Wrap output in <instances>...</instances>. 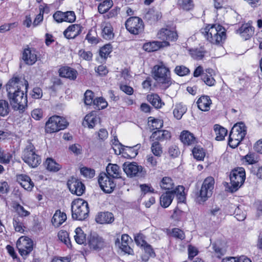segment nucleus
<instances>
[{
  "mask_svg": "<svg viewBox=\"0 0 262 262\" xmlns=\"http://www.w3.org/2000/svg\"><path fill=\"white\" fill-rule=\"evenodd\" d=\"M16 180L25 189L28 191H31L34 187V183L30 178L26 174H17Z\"/></svg>",
  "mask_w": 262,
  "mask_h": 262,
  "instance_id": "nucleus-21",
  "label": "nucleus"
},
{
  "mask_svg": "<svg viewBox=\"0 0 262 262\" xmlns=\"http://www.w3.org/2000/svg\"><path fill=\"white\" fill-rule=\"evenodd\" d=\"M246 178L245 171L243 167H237L232 170L230 175L231 191H236L244 183Z\"/></svg>",
  "mask_w": 262,
  "mask_h": 262,
  "instance_id": "nucleus-8",
  "label": "nucleus"
},
{
  "mask_svg": "<svg viewBox=\"0 0 262 262\" xmlns=\"http://www.w3.org/2000/svg\"><path fill=\"white\" fill-rule=\"evenodd\" d=\"M126 29L133 34H139L144 30L143 20L138 17H130L125 23Z\"/></svg>",
  "mask_w": 262,
  "mask_h": 262,
  "instance_id": "nucleus-12",
  "label": "nucleus"
},
{
  "mask_svg": "<svg viewBox=\"0 0 262 262\" xmlns=\"http://www.w3.org/2000/svg\"><path fill=\"white\" fill-rule=\"evenodd\" d=\"M89 248L93 250H100L105 246L104 239L96 233H91L88 237Z\"/></svg>",
  "mask_w": 262,
  "mask_h": 262,
  "instance_id": "nucleus-16",
  "label": "nucleus"
},
{
  "mask_svg": "<svg viewBox=\"0 0 262 262\" xmlns=\"http://www.w3.org/2000/svg\"><path fill=\"white\" fill-rule=\"evenodd\" d=\"M113 5L112 0H105L102 3H100L98 7V10L100 13L103 14L106 12Z\"/></svg>",
  "mask_w": 262,
  "mask_h": 262,
  "instance_id": "nucleus-42",
  "label": "nucleus"
},
{
  "mask_svg": "<svg viewBox=\"0 0 262 262\" xmlns=\"http://www.w3.org/2000/svg\"><path fill=\"white\" fill-rule=\"evenodd\" d=\"M198 108L204 112L210 110V105L212 103L211 100L208 96H202L197 101Z\"/></svg>",
  "mask_w": 262,
  "mask_h": 262,
  "instance_id": "nucleus-28",
  "label": "nucleus"
},
{
  "mask_svg": "<svg viewBox=\"0 0 262 262\" xmlns=\"http://www.w3.org/2000/svg\"><path fill=\"white\" fill-rule=\"evenodd\" d=\"M95 220L97 223L101 224H110L114 221V217L111 212H101L96 215Z\"/></svg>",
  "mask_w": 262,
  "mask_h": 262,
  "instance_id": "nucleus-26",
  "label": "nucleus"
},
{
  "mask_svg": "<svg viewBox=\"0 0 262 262\" xmlns=\"http://www.w3.org/2000/svg\"><path fill=\"white\" fill-rule=\"evenodd\" d=\"M172 235L173 237L181 240L184 239L185 237L184 232L178 228H174L172 229Z\"/></svg>",
  "mask_w": 262,
  "mask_h": 262,
  "instance_id": "nucleus-61",
  "label": "nucleus"
},
{
  "mask_svg": "<svg viewBox=\"0 0 262 262\" xmlns=\"http://www.w3.org/2000/svg\"><path fill=\"white\" fill-rule=\"evenodd\" d=\"M134 239L138 246L143 247L147 243L145 240V236L142 233H138L134 236Z\"/></svg>",
  "mask_w": 262,
  "mask_h": 262,
  "instance_id": "nucleus-59",
  "label": "nucleus"
},
{
  "mask_svg": "<svg viewBox=\"0 0 262 262\" xmlns=\"http://www.w3.org/2000/svg\"><path fill=\"white\" fill-rule=\"evenodd\" d=\"M33 241L27 236H21L16 243L19 253L23 257L28 256L31 253L33 250Z\"/></svg>",
  "mask_w": 262,
  "mask_h": 262,
  "instance_id": "nucleus-10",
  "label": "nucleus"
},
{
  "mask_svg": "<svg viewBox=\"0 0 262 262\" xmlns=\"http://www.w3.org/2000/svg\"><path fill=\"white\" fill-rule=\"evenodd\" d=\"M112 51V47L111 44H106L99 50V55L102 58L106 59Z\"/></svg>",
  "mask_w": 262,
  "mask_h": 262,
  "instance_id": "nucleus-47",
  "label": "nucleus"
},
{
  "mask_svg": "<svg viewBox=\"0 0 262 262\" xmlns=\"http://www.w3.org/2000/svg\"><path fill=\"white\" fill-rule=\"evenodd\" d=\"M10 111L8 102L5 100H0V116L5 117Z\"/></svg>",
  "mask_w": 262,
  "mask_h": 262,
  "instance_id": "nucleus-48",
  "label": "nucleus"
},
{
  "mask_svg": "<svg viewBox=\"0 0 262 262\" xmlns=\"http://www.w3.org/2000/svg\"><path fill=\"white\" fill-rule=\"evenodd\" d=\"M160 185L162 189L168 191H170L174 188V183L172 180L167 177H164L162 179Z\"/></svg>",
  "mask_w": 262,
  "mask_h": 262,
  "instance_id": "nucleus-36",
  "label": "nucleus"
},
{
  "mask_svg": "<svg viewBox=\"0 0 262 262\" xmlns=\"http://www.w3.org/2000/svg\"><path fill=\"white\" fill-rule=\"evenodd\" d=\"M83 27L79 24L70 25L63 32L64 36L68 39H73L82 32Z\"/></svg>",
  "mask_w": 262,
  "mask_h": 262,
  "instance_id": "nucleus-19",
  "label": "nucleus"
},
{
  "mask_svg": "<svg viewBox=\"0 0 262 262\" xmlns=\"http://www.w3.org/2000/svg\"><path fill=\"white\" fill-rule=\"evenodd\" d=\"M23 83L17 78H12L6 85L10 103L15 110H23L27 104V95L22 91Z\"/></svg>",
  "mask_w": 262,
  "mask_h": 262,
  "instance_id": "nucleus-1",
  "label": "nucleus"
},
{
  "mask_svg": "<svg viewBox=\"0 0 262 262\" xmlns=\"http://www.w3.org/2000/svg\"><path fill=\"white\" fill-rule=\"evenodd\" d=\"M67 220V215L64 212H61L60 210H57L54 213L52 219V223L56 227H59Z\"/></svg>",
  "mask_w": 262,
  "mask_h": 262,
  "instance_id": "nucleus-29",
  "label": "nucleus"
},
{
  "mask_svg": "<svg viewBox=\"0 0 262 262\" xmlns=\"http://www.w3.org/2000/svg\"><path fill=\"white\" fill-rule=\"evenodd\" d=\"M94 105L98 110L105 108L107 105V102L102 97H99L94 99Z\"/></svg>",
  "mask_w": 262,
  "mask_h": 262,
  "instance_id": "nucleus-54",
  "label": "nucleus"
},
{
  "mask_svg": "<svg viewBox=\"0 0 262 262\" xmlns=\"http://www.w3.org/2000/svg\"><path fill=\"white\" fill-rule=\"evenodd\" d=\"M67 185L71 193L78 196L81 195L85 191L84 185L76 178H71L68 180Z\"/></svg>",
  "mask_w": 262,
  "mask_h": 262,
  "instance_id": "nucleus-14",
  "label": "nucleus"
},
{
  "mask_svg": "<svg viewBox=\"0 0 262 262\" xmlns=\"http://www.w3.org/2000/svg\"><path fill=\"white\" fill-rule=\"evenodd\" d=\"M174 72L180 76H184L190 73L189 69L184 66H177L175 68Z\"/></svg>",
  "mask_w": 262,
  "mask_h": 262,
  "instance_id": "nucleus-55",
  "label": "nucleus"
},
{
  "mask_svg": "<svg viewBox=\"0 0 262 262\" xmlns=\"http://www.w3.org/2000/svg\"><path fill=\"white\" fill-rule=\"evenodd\" d=\"M22 158L25 163L33 168L37 167L41 162L40 157L36 154L35 148L31 144L25 149Z\"/></svg>",
  "mask_w": 262,
  "mask_h": 262,
  "instance_id": "nucleus-7",
  "label": "nucleus"
},
{
  "mask_svg": "<svg viewBox=\"0 0 262 262\" xmlns=\"http://www.w3.org/2000/svg\"><path fill=\"white\" fill-rule=\"evenodd\" d=\"M190 54L193 58L200 60L203 58L205 51L201 49H193L190 50Z\"/></svg>",
  "mask_w": 262,
  "mask_h": 262,
  "instance_id": "nucleus-57",
  "label": "nucleus"
},
{
  "mask_svg": "<svg viewBox=\"0 0 262 262\" xmlns=\"http://www.w3.org/2000/svg\"><path fill=\"white\" fill-rule=\"evenodd\" d=\"M208 213L212 216H217L222 214L221 209L220 206L213 205L209 210Z\"/></svg>",
  "mask_w": 262,
  "mask_h": 262,
  "instance_id": "nucleus-64",
  "label": "nucleus"
},
{
  "mask_svg": "<svg viewBox=\"0 0 262 262\" xmlns=\"http://www.w3.org/2000/svg\"><path fill=\"white\" fill-rule=\"evenodd\" d=\"M152 73L154 79L164 89L168 88L171 84L170 71L163 62L155 65L152 68Z\"/></svg>",
  "mask_w": 262,
  "mask_h": 262,
  "instance_id": "nucleus-3",
  "label": "nucleus"
},
{
  "mask_svg": "<svg viewBox=\"0 0 262 262\" xmlns=\"http://www.w3.org/2000/svg\"><path fill=\"white\" fill-rule=\"evenodd\" d=\"M186 111L187 108L186 106L183 105L182 103H179L176 105L175 108L173 111V114L177 119H180L186 113Z\"/></svg>",
  "mask_w": 262,
  "mask_h": 262,
  "instance_id": "nucleus-40",
  "label": "nucleus"
},
{
  "mask_svg": "<svg viewBox=\"0 0 262 262\" xmlns=\"http://www.w3.org/2000/svg\"><path fill=\"white\" fill-rule=\"evenodd\" d=\"M69 150L76 155H79L81 153L82 147L78 144H74L69 147Z\"/></svg>",
  "mask_w": 262,
  "mask_h": 262,
  "instance_id": "nucleus-63",
  "label": "nucleus"
},
{
  "mask_svg": "<svg viewBox=\"0 0 262 262\" xmlns=\"http://www.w3.org/2000/svg\"><path fill=\"white\" fill-rule=\"evenodd\" d=\"M180 139L184 144L192 145L196 143L197 140L193 134L188 130H183L180 135Z\"/></svg>",
  "mask_w": 262,
  "mask_h": 262,
  "instance_id": "nucleus-27",
  "label": "nucleus"
},
{
  "mask_svg": "<svg viewBox=\"0 0 262 262\" xmlns=\"http://www.w3.org/2000/svg\"><path fill=\"white\" fill-rule=\"evenodd\" d=\"M246 133V127L243 122H241L234 124L229 135V146L233 148L236 147L245 138Z\"/></svg>",
  "mask_w": 262,
  "mask_h": 262,
  "instance_id": "nucleus-5",
  "label": "nucleus"
},
{
  "mask_svg": "<svg viewBox=\"0 0 262 262\" xmlns=\"http://www.w3.org/2000/svg\"><path fill=\"white\" fill-rule=\"evenodd\" d=\"M214 185V180L212 177H209L204 180L198 198L200 203L204 202L212 195Z\"/></svg>",
  "mask_w": 262,
  "mask_h": 262,
  "instance_id": "nucleus-9",
  "label": "nucleus"
},
{
  "mask_svg": "<svg viewBox=\"0 0 262 262\" xmlns=\"http://www.w3.org/2000/svg\"><path fill=\"white\" fill-rule=\"evenodd\" d=\"M201 33L207 41L214 45H221L226 37L225 29L218 24L208 25L201 29Z\"/></svg>",
  "mask_w": 262,
  "mask_h": 262,
  "instance_id": "nucleus-2",
  "label": "nucleus"
},
{
  "mask_svg": "<svg viewBox=\"0 0 262 262\" xmlns=\"http://www.w3.org/2000/svg\"><path fill=\"white\" fill-rule=\"evenodd\" d=\"M98 181L100 188L106 193L112 192L116 186L113 179L104 172L100 173Z\"/></svg>",
  "mask_w": 262,
  "mask_h": 262,
  "instance_id": "nucleus-13",
  "label": "nucleus"
},
{
  "mask_svg": "<svg viewBox=\"0 0 262 262\" xmlns=\"http://www.w3.org/2000/svg\"><path fill=\"white\" fill-rule=\"evenodd\" d=\"M241 37L245 40L250 38L253 35L254 29L249 24H243L237 30Z\"/></svg>",
  "mask_w": 262,
  "mask_h": 262,
  "instance_id": "nucleus-23",
  "label": "nucleus"
},
{
  "mask_svg": "<svg viewBox=\"0 0 262 262\" xmlns=\"http://www.w3.org/2000/svg\"><path fill=\"white\" fill-rule=\"evenodd\" d=\"M120 169L117 164H109L106 167L107 175L112 178H119L120 174Z\"/></svg>",
  "mask_w": 262,
  "mask_h": 262,
  "instance_id": "nucleus-35",
  "label": "nucleus"
},
{
  "mask_svg": "<svg viewBox=\"0 0 262 262\" xmlns=\"http://www.w3.org/2000/svg\"><path fill=\"white\" fill-rule=\"evenodd\" d=\"M192 154L195 159L198 160L204 159L205 153L203 148L199 146H195L192 149Z\"/></svg>",
  "mask_w": 262,
  "mask_h": 262,
  "instance_id": "nucleus-45",
  "label": "nucleus"
},
{
  "mask_svg": "<svg viewBox=\"0 0 262 262\" xmlns=\"http://www.w3.org/2000/svg\"><path fill=\"white\" fill-rule=\"evenodd\" d=\"M45 165L50 171L57 172L61 168V166L51 158L47 159Z\"/></svg>",
  "mask_w": 262,
  "mask_h": 262,
  "instance_id": "nucleus-34",
  "label": "nucleus"
},
{
  "mask_svg": "<svg viewBox=\"0 0 262 262\" xmlns=\"http://www.w3.org/2000/svg\"><path fill=\"white\" fill-rule=\"evenodd\" d=\"M242 160L246 164H254L258 162V156L253 152H249L246 156L243 157Z\"/></svg>",
  "mask_w": 262,
  "mask_h": 262,
  "instance_id": "nucleus-39",
  "label": "nucleus"
},
{
  "mask_svg": "<svg viewBox=\"0 0 262 262\" xmlns=\"http://www.w3.org/2000/svg\"><path fill=\"white\" fill-rule=\"evenodd\" d=\"M173 194L170 191L163 193L160 197L161 205L164 207H168L171 203L173 199Z\"/></svg>",
  "mask_w": 262,
  "mask_h": 262,
  "instance_id": "nucleus-33",
  "label": "nucleus"
},
{
  "mask_svg": "<svg viewBox=\"0 0 262 262\" xmlns=\"http://www.w3.org/2000/svg\"><path fill=\"white\" fill-rule=\"evenodd\" d=\"M179 6L185 10H190L193 7L192 0H178Z\"/></svg>",
  "mask_w": 262,
  "mask_h": 262,
  "instance_id": "nucleus-51",
  "label": "nucleus"
},
{
  "mask_svg": "<svg viewBox=\"0 0 262 262\" xmlns=\"http://www.w3.org/2000/svg\"><path fill=\"white\" fill-rule=\"evenodd\" d=\"M22 59L27 64L33 65L37 59L36 51L29 47L25 48L23 53Z\"/></svg>",
  "mask_w": 262,
  "mask_h": 262,
  "instance_id": "nucleus-18",
  "label": "nucleus"
},
{
  "mask_svg": "<svg viewBox=\"0 0 262 262\" xmlns=\"http://www.w3.org/2000/svg\"><path fill=\"white\" fill-rule=\"evenodd\" d=\"M151 150L153 154L157 157H160L163 150L161 144L158 141H154L151 145Z\"/></svg>",
  "mask_w": 262,
  "mask_h": 262,
  "instance_id": "nucleus-49",
  "label": "nucleus"
},
{
  "mask_svg": "<svg viewBox=\"0 0 262 262\" xmlns=\"http://www.w3.org/2000/svg\"><path fill=\"white\" fill-rule=\"evenodd\" d=\"M58 238L61 242L63 243L68 248L71 247V243L69 237V233L63 230H60L57 234Z\"/></svg>",
  "mask_w": 262,
  "mask_h": 262,
  "instance_id": "nucleus-38",
  "label": "nucleus"
},
{
  "mask_svg": "<svg viewBox=\"0 0 262 262\" xmlns=\"http://www.w3.org/2000/svg\"><path fill=\"white\" fill-rule=\"evenodd\" d=\"M123 170L128 177L130 178L137 177H143L146 174L141 166H139L136 162H125L123 164Z\"/></svg>",
  "mask_w": 262,
  "mask_h": 262,
  "instance_id": "nucleus-11",
  "label": "nucleus"
},
{
  "mask_svg": "<svg viewBox=\"0 0 262 262\" xmlns=\"http://www.w3.org/2000/svg\"><path fill=\"white\" fill-rule=\"evenodd\" d=\"M74 238L77 244L81 245L85 243L86 235L80 227L76 228Z\"/></svg>",
  "mask_w": 262,
  "mask_h": 262,
  "instance_id": "nucleus-41",
  "label": "nucleus"
},
{
  "mask_svg": "<svg viewBox=\"0 0 262 262\" xmlns=\"http://www.w3.org/2000/svg\"><path fill=\"white\" fill-rule=\"evenodd\" d=\"M53 17L55 21L58 23H60L63 21L72 23L74 22L76 20L75 12L72 11H69L65 12L57 11L53 14Z\"/></svg>",
  "mask_w": 262,
  "mask_h": 262,
  "instance_id": "nucleus-17",
  "label": "nucleus"
},
{
  "mask_svg": "<svg viewBox=\"0 0 262 262\" xmlns=\"http://www.w3.org/2000/svg\"><path fill=\"white\" fill-rule=\"evenodd\" d=\"M171 137L169 132L166 130H157L152 133L150 137V139L152 141H163L168 140Z\"/></svg>",
  "mask_w": 262,
  "mask_h": 262,
  "instance_id": "nucleus-22",
  "label": "nucleus"
},
{
  "mask_svg": "<svg viewBox=\"0 0 262 262\" xmlns=\"http://www.w3.org/2000/svg\"><path fill=\"white\" fill-rule=\"evenodd\" d=\"M158 39L162 40V42L175 41L177 40L178 34L176 31L168 28L161 29L157 34Z\"/></svg>",
  "mask_w": 262,
  "mask_h": 262,
  "instance_id": "nucleus-15",
  "label": "nucleus"
},
{
  "mask_svg": "<svg viewBox=\"0 0 262 262\" xmlns=\"http://www.w3.org/2000/svg\"><path fill=\"white\" fill-rule=\"evenodd\" d=\"M78 54L81 58L86 60H91L93 56L92 53L90 51H85L83 50H80Z\"/></svg>",
  "mask_w": 262,
  "mask_h": 262,
  "instance_id": "nucleus-62",
  "label": "nucleus"
},
{
  "mask_svg": "<svg viewBox=\"0 0 262 262\" xmlns=\"http://www.w3.org/2000/svg\"><path fill=\"white\" fill-rule=\"evenodd\" d=\"M94 93L90 90H87L84 93V103L86 105H91L94 103Z\"/></svg>",
  "mask_w": 262,
  "mask_h": 262,
  "instance_id": "nucleus-58",
  "label": "nucleus"
},
{
  "mask_svg": "<svg viewBox=\"0 0 262 262\" xmlns=\"http://www.w3.org/2000/svg\"><path fill=\"white\" fill-rule=\"evenodd\" d=\"M99 118L96 116L95 113H91L85 116L83 124L85 126H88L90 128H92L99 121Z\"/></svg>",
  "mask_w": 262,
  "mask_h": 262,
  "instance_id": "nucleus-32",
  "label": "nucleus"
},
{
  "mask_svg": "<svg viewBox=\"0 0 262 262\" xmlns=\"http://www.w3.org/2000/svg\"><path fill=\"white\" fill-rule=\"evenodd\" d=\"M202 79L206 85L209 86H213L215 83V80L211 75L203 74L202 75Z\"/></svg>",
  "mask_w": 262,
  "mask_h": 262,
  "instance_id": "nucleus-60",
  "label": "nucleus"
},
{
  "mask_svg": "<svg viewBox=\"0 0 262 262\" xmlns=\"http://www.w3.org/2000/svg\"><path fill=\"white\" fill-rule=\"evenodd\" d=\"M146 98L147 101L156 108H161L164 105V103L162 101L158 94H149L147 96Z\"/></svg>",
  "mask_w": 262,
  "mask_h": 262,
  "instance_id": "nucleus-31",
  "label": "nucleus"
},
{
  "mask_svg": "<svg viewBox=\"0 0 262 262\" xmlns=\"http://www.w3.org/2000/svg\"><path fill=\"white\" fill-rule=\"evenodd\" d=\"M138 145H136L133 147L125 146L124 154H126V156L124 155V156L129 158L135 157L138 154V151L137 149L135 148Z\"/></svg>",
  "mask_w": 262,
  "mask_h": 262,
  "instance_id": "nucleus-52",
  "label": "nucleus"
},
{
  "mask_svg": "<svg viewBox=\"0 0 262 262\" xmlns=\"http://www.w3.org/2000/svg\"><path fill=\"white\" fill-rule=\"evenodd\" d=\"M169 46L170 43H168L167 41H153L144 43L143 46V49L145 51L150 52L157 51L161 48Z\"/></svg>",
  "mask_w": 262,
  "mask_h": 262,
  "instance_id": "nucleus-20",
  "label": "nucleus"
},
{
  "mask_svg": "<svg viewBox=\"0 0 262 262\" xmlns=\"http://www.w3.org/2000/svg\"><path fill=\"white\" fill-rule=\"evenodd\" d=\"M214 130L216 135L215 139L217 141L224 140L227 134V130L218 124L214 125Z\"/></svg>",
  "mask_w": 262,
  "mask_h": 262,
  "instance_id": "nucleus-37",
  "label": "nucleus"
},
{
  "mask_svg": "<svg viewBox=\"0 0 262 262\" xmlns=\"http://www.w3.org/2000/svg\"><path fill=\"white\" fill-rule=\"evenodd\" d=\"M13 224L15 230L17 232L23 233L24 231L23 222L20 221L19 217H14L13 220Z\"/></svg>",
  "mask_w": 262,
  "mask_h": 262,
  "instance_id": "nucleus-53",
  "label": "nucleus"
},
{
  "mask_svg": "<svg viewBox=\"0 0 262 262\" xmlns=\"http://www.w3.org/2000/svg\"><path fill=\"white\" fill-rule=\"evenodd\" d=\"M102 36L106 40H111L114 38L113 28L110 23L103 22L101 24Z\"/></svg>",
  "mask_w": 262,
  "mask_h": 262,
  "instance_id": "nucleus-24",
  "label": "nucleus"
},
{
  "mask_svg": "<svg viewBox=\"0 0 262 262\" xmlns=\"http://www.w3.org/2000/svg\"><path fill=\"white\" fill-rule=\"evenodd\" d=\"M234 214L236 219L239 221H243L246 217V213L242 209V206H238L235 208Z\"/></svg>",
  "mask_w": 262,
  "mask_h": 262,
  "instance_id": "nucleus-56",
  "label": "nucleus"
},
{
  "mask_svg": "<svg viewBox=\"0 0 262 262\" xmlns=\"http://www.w3.org/2000/svg\"><path fill=\"white\" fill-rule=\"evenodd\" d=\"M129 239V237L128 235L123 234L121 236V245L120 248L122 251L129 254L132 251V249L128 245Z\"/></svg>",
  "mask_w": 262,
  "mask_h": 262,
  "instance_id": "nucleus-43",
  "label": "nucleus"
},
{
  "mask_svg": "<svg viewBox=\"0 0 262 262\" xmlns=\"http://www.w3.org/2000/svg\"><path fill=\"white\" fill-rule=\"evenodd\" d=\"M58 73L60 77L67 78L70 80H75L77 76V71L69 67L60 68L59 69Z\"/></svg>",
  "mask_w": 262,
  "mask_h": 262,
  "instance_id": "nucleus-25",
  "label": "nucleus"
},
{
  "mask_svg": "<svg viewBox=\"0 0 262 262\" xmlns=\"http://www.w3.org/2000/svg\"><path fill=\"white\" fill-rule=\"evenodd\" d=\"M161 17V13L152 9H149L145 14V18L150 24L157 21Z\"/></svg>",
  "mask_w": 262,
  "mask_h": 262,
  "instance_id": "nucleus-30",
  "label": "nucleus"
},
{
  "mask_svg": "<svg viewBox=\"0 0 262 262\" xmlns=\"http://www.w3.org/2000/svg\"><path fill=\"white\" fill-rule=\"evenodd\" d=\"M13 208L19 217H26L30 214V212L26 210L24 207L19 203H17L14 204Z\"/></svg>",
  "mask_w": 262,
  "mask_h": 262,
  "instance_id": "nucleus-44",
  "label": "nucleus"
},
{
  "mask_svg": "<svg viewBox=\"0 0 262 262\" xmlns=\"http://www.w3.org/2000/svg\"><path fill=\"white\" fill-rule=\"evenodd\" d=\"M148 122H151L150 129L152 130L157 129L160 130L163 125V120L160 119H155L151 117L148 118Z\"/></svg>",
  "mask_w": 262,
  "mask_h": 262,
  "instance_id": "nucleus-46",
  "label": "nucleus"
},
{
  "mask_svg": "<svg viewBox=\"0 0 262 262\" xmlns=\"http://www.w3.org/2000/svg\"><path fill=\"white\" fill-rule=\"evenodd\" d=\"M68 125L66 119L59 116L51 117L46 123V132L53 133L66 128Z\"/></svg>",
  "mask_w": 262,
  "mask_h": 262,
  "instance_id": "nucleus-6",
  "label": "nucleus"
},
{
  "mask_svg": "<svg viewBox=\"0 0 262 262\" xmlns=\"http://www.w3.org/2000/svg\"><path fill=\"white\" fill-rule=\"evenodd\" d=\"M71 210L72 217L75 220L82 221L89 215L88 203L82 199L79 198L72 202Z\"/></svg>",
  "mask_w": 262,
  "mask_h": 262,
  "instance_id": "nucleus-4",
  "label": "nucleus"
},
{
  "mask_svg": "<svg viewBox=\"0 0 262 262\" xmlns=\"http://www.w3.org/2000/svg\"><path fill=\"white\" fill-rule=\"evenodd\" d=\"M80 173L85 178L91 179L95 176V171L93 169L83 167L80 168Z\"/></svg>",
  "mask_w": 262,
  "mask_h": 262,
  "instance_id": "nucleus-50",
  "label": "nucleus"
}]
</instances>
